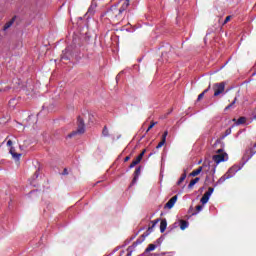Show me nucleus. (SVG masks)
Returning <instances> with one entry per match:
<instances>
[{"label":"nucleus","instance_id":"obj_1","mask_svg":"<svg viewBox=\"0 0 256 256\" xmlns=\"http://www.w3.org/2000/svg\"><path fill=\"white\" fill-rule=\"evenodd\" d=\"M105 15H107L108 19L112 21V23H119L123 21V14L117 6H111L108 11H106Z\"/></svg>","mask_w":256,"mask_h":256},{"label":"nucleus","instance_id":"obj_2","mask_svg":"<svg viewBox=\"0 0 256 256\" xmlns=\"http://www.w3.org/2000/svg\"><path fill=\"white\" fill-rule=\"evenodd\" d=\"M83 133H85V120L79 116L77 119V130L68 134L67 139H73V137L77 135H83Z\"/></svg>","mask_w":256,"mask_h":256},{"label":"nucleus","instance_id":"obj_3","mask_svg":"<svg viewBox=\"0 0 256 256\" xmlns=\"http://www.w3.org/2000/svg\"><path fill=\"white\" fill-rule=\"evenodd\" d=\"M241 171V166L234 165L218 180V183H225L227 179H231L235 173Z\"/></svg>","mask_w":256,"mask_h":256},{"label":"nucleus","instance_id":"obj_4","mask_svg":"<svg viewBox=\"0 0 256 256\" xmlns=\"http://www.w3.org/2000/svg\"><path fill=\"white\" fill-rule=\"evenodd\" d=\"M225 85V82L213 84L212 89L214 91V97H219V95L225 93Z\"/></svg>","mask_w":256,"mask_h":256},{"label":"nucleus","instance_id":"obj_5","mask_svg":"<svg viewBox=\"0 0 256 256\" xmlns=\"http://www.w3.org/2000/svg\"><path fill=\"white\" fill-rule=\"evenodd\" d=\"M213 191H215V189L212 187H209L208 191L204 193V195L202 196V198L200 200L202 205H205L209 202V198L211 197V195H213Z\"/></svg>","mask_w":256,"mask_h":256},{"label":"nucleus","instance_id":"obj_6","mask_svg":"<svg viewBox=\"0 0 256 256\" xmlns=\"http://www.w3.org/2000/svg\"><path fill=\"white\" fill-rule=\"evenodd\" d=\"M212 159L214 162H216L217 165H219V163H223V161H227L228 156H227V153L216 154L212 157Z\"/></svg>","mask_w":256,"mask_h":256},{"label":"nucleus","instance_id":"obj_7","mask_svg":"<svg viewBox=\"0 0 256 256\" xmlns=\"http://www.w3.org/2000/svg\"><path fill=\"white\" fill-rule=\"evenodd\" d=\"M120 5H121V7L118 9H119L120 13L123 14L129 8V0H121Z\"/></svg>","mask_w":256,"mask_h":256},{"label":"nucleus","instance_id":"obj_8","mask_svg":"<svg viewBox=\"0 0 256 256\" xmlns=\"http://www.w3.org/2000/svg\"><path fill=\"white\" fill-rule=\"evenodd\" d=\"M16 19H17V16H13L11 18V20H9L8 22L5 23L2 30L7 31L8 29H11V27H13V24L15 23Z\"/></svg>","mask_w":256,"mask_h":256},{"label":"nucleus","instance_id":"obj_9","mask_svg":"<svg viewBox=\"0 0 256 256\" xmlns=\"http://www.w3.org/2000/svg\"><path fill=\"white\" fill-rule=\"evenodd\" d=\"M256 153V142L253 144V146L246 151L245 157H247V159H251L253 157V155H255Z\"/></svg>","mask_w":256,"mask_h":256},{"label":"nucleus","instance_id":"obj_10","mask_svg":"<svg viewBox=\"0 0 256 256\" xmlns=\"http://www.w3.org/2000/svg\"><path fill=\"white\" fill-rule=\"evenodd\" d=\"M175 203H177V195L173 196L166 204L165 207L167 209H173L175 206Z\"/></svg>","mask_w":256,"mask_h":256},{"label":"nucleus","instance_id":"obj_11","mask_svg":"<svg viewBox=\"0 0 256 256\" xmlns=\"http://www.w3.org/2000/svg\"><path fill=\"white\" fill-rule=\"evenodd\" d=\"M9 152L12 155L13 159H15L16 161H19V159H21V154L15 151V147L11 146Z\"/></svg>","mask_w":256,"mask_h":256},{"label":"nucleus","instance_id":"obj_12","mask_svg":"<svg viewBox=\"0 0 256 256\" xmlns=\"http://www.w3.org/2000/svg\"><path fill=\"white\" fill-rule=\"evenodd\" d=\"M139 175H141V166L135 169L132 183H137V179H139Z\"/></svg>","mask_w":256,"mask_h":256},{"label":"nucleus","instance_id":"obj_13","mask_svg":"<svg viewBox=\"0 0 256 256\" xmlns=\"http://www.w3.org/2000/svg\"><path fill=\"white\" fill-rule=\"evenodd\" d=\"M19 103V100H17V98H12L9 102V108L10 109H15V107H17V104Z\"/></svg>","mask_w":256,"mask_h":256},{"label":"nucleus","instance_id":"obj_14","mask_svg":"<svg viewBox=\"0 0 256 256\" xmlns=\"http://www.w3.org/2000/svg\"><path fill=\"white\" fill-rule=\"evenodd\" d=\"M143 158H140L139 156L136 157L135 160L132 161V163L129 166V169H133V167L139 165V163H141Z\"/></svg>","mask_w":256,"mask_h":256},{"label":"nucleus","instance_id":"obj_15","mask_svg":"<svg viewBox=\"0 0 256 256\" xmlns=\"http://www.w3.org/2000/svg\"><path fill=\"white\" fill-rule=\"evenodd\" d=\"M199 181H200L199 177L192 179L190 181V183L188 184V189H193V187H195V185H197V183H199Z\"/></svg>","mask_w":256,"mask_h":256},{"label":"nucleus","instance_id":"obj_16","mask_svg":"<svg viewBox=\"0 0 256 256\" xmlns=\"http://www.w3.org/2000/svg\"><path fill=\"white\" fill-rule=\"evenodd\" d=\"M165 229H167V220L163 219L160 222V233H165Z\"/></svg>","mask_w":256,"mask_h":256},{"label":"nucleus","instance_id":"obj_17","mask_svg":"<svg viewBox=\"0 0 256 256\" xmlns=\"http://www.w3.org/2000/svg\"><path fill=\"white\" fill-rule=\"evenodd\" d=\"M61 60H62V61H69V50H68V49H65V50L62 52Z\"/></svg>","mask_w":256,"mask_h":256},{"label":"nucleus","instance_id":"obj_18","mask_svg":"<svg viewBox=\"0 0 256 256\" xmlns=\"http://www.w3.org/2000/svg\"><path fill=\"white\" fill-rule=\"evenodd\" d=\"M201 171H203V167L200 166L190 173V177H197V175H199Z\"/></svg>","mask_w":256,"mask_h":256},{"label":"nucleus","instance_id":"obj_19","mask_svg":"<svg viewBox=\"0 0 256 256\" xmlns=\"http://www.w3.org/2000/svg\"><path fill=\"white\" fill-rule=\"evenodd\" d=\"M187 227H189V222H187L186 220H180V229L182 231H185Z\"/></svg>","mask_w":256,"mask_h":256},{"label":"nucleus","instance_id":"obj_20","mask_svg":"<svg viewBox=\"0 0 256 256\" xmlns=\"http://www.w3.org/2000/svg\"><path fill=\"white\" fill-rule=\"evenodd\" d=\"M211 89V84H209L208 88L205 89L202 93L198 95V101H201L203 97H205V93H209V90Z\"/></svg>","mask_w":256,"mask_h":256},{"label":"nucleus","instance_id":"obj_21","mask_svg":"<svg viewBox=\"0 0 256 256\" xmlns=\"http://www.w3.org/2000/svg\"><path fill=\"white\" fill-rule=\"evenodd\" d=\"M185 179H187V172L184 171V173L179 178L177 185H181V183H183V181H185Z\"/></svg>","mask_w":256,"mask_h":256},{"label":"nucleus","instance_id":"obj_22","mask_svg":"<svg viewBox=\"0 0 256 256\" xmlns=\"http://www.w3.org/2000/svg\"><path fill=\"white\" fill-rule=\"evenodd\" d=\"M155 249H157V245L149 244L148 247L146 248V253H149L151 251H155Z\"/></svg>","mask_w":256,"mask_h":256},{"label":"nucleus","instance_id":"obj_23","mask_svg":"<svg viewBox=\"0 0 256 256\" xmlns=\"http://www.w3.org/2000/svg\"><path fill=\"white\" fill-rule=\"evenodd\" d=\"M235 103H237V97L234 98L232 103H230L228 106H226L225 111H229V109H231V107H233V105H235Z\"/></svg>","mask_w":256,"mask_h":256},{"label":"nucleus","instance_id":"obj_24","mask_svg":"<svg viewBox=\"0 0 256 256\" xmlns=\"http://www.w3.org/2000/svg\"><path fill=\"white\" fill-rule=\"evenodd\" d=\"M247 121V119L245 117H240L238 120H237V125H243L245 124Z\"/></svg>","mask_w":256,"mask_h":256},{"label":"nucleus","instance_id":"obj_25","mask_svg":"<svg viewBox=\"0 0 256 256\" xmlns=\"http://www.w3.org/2000/svg\"><path fill=\"white\" fill-rule=\"evenodd\" d=\"M102 135L103 137H109V129L107 128V126H104L102 130Z\"/></svg>","mask_w":256,"mask_h":256},{"label":"nucleus","instance_id":"obj_26","mask_svg":"<svg viewBox=\"0 0 256 256\" xmlns=\"http://www.w3.org/2000/svg\"><path fill=\"white\" fill-rule=\"evenodd\" d=\"M157 125V122H151L148 129L146 130V133H149V131H151L152 128H154Z\"/></svg>","mask_w":256,"mask_h":256},{"label":"nucleus","instance_id":"obj_27","mask_svg":"<svg viewBox=\"0 0 256 256\" xmlns=\"http://www.w3.org/2000/svg\"><path fill=\"white\" fill-rule=\"evenodd\" d=\"M165 143H167L166 140L161 139V141L158 143V145L156 146V149H161V147H163V145H165Z\"/></svg>","mask_w":256,"mask_h":256},{"label":"nucleus","instance_id":"obj_28","mask_svg":"<svg viewBox=\"0 0 256 256\" xmlns=\"http://www.w3.org/2000/svg\"><path fill=\"white\" fill-rule=\"evenodd\" d=\"M196 211L197 212H193L192 215H197V213H199V211H203V205H197Z\"/></svg>","mask_w":256,"mask_h":256},{"label":"nucleus","instance_id":"obj_29","mask_svg":"<svg viewBox=\"0 0 256 256\" xmlns=\"http://www.w3.org/2000/svg\"><path fill=\"white\" fill-rule=\"evenodd\" d=\"M167 135H169L168 131H164L163 135H162V140L167 141Z\"/></svg>","mask_w":256,"mask_h":256},{"label":"nucleus","instance_id":"obj_30","mask_svg":"<svg viewBox=\"0 0 256 256\" xmlns=\"http://www.w3.org/2000/svg\"><path fill=\"white\" fill-rule=\"evenodd\" d=\"M145 153H147V149L142 150V152L138 155L140 159H143Z\"/></svg>","mask_w":256,"mask_h":256},{"label":"nucleus","instance_id":"obj_31","mask_svg":"<svg viewBox=\"0 0 256 256\" xmlns=\"http://www.w3.org/2000/svg\"><path fill=\"white\" fill-rule=\"evenodd\" d=\"M229 21H231V16H227L223 22V25H227V23H229Z\"/></svg>","mask_w":256,"mask_h":256},{"label":"nucleus","instance_id":"obj_32","mask_svg":"<svg viewBox=\"0 0 256 256\" xmlns=\"http://www.w3.org/2000/svg\"><path fill=\"white\" fill-rule=\"evenodd\" d=\"M7 147H13V141L12 140H8L7 141Z\"/></svg>","mask_w":256,"mask_h":256},{"label":"nucleus","instance_id":"obj_33","mask_svg":"<svg viewBox=\"0 0 256 256\" xmlns=\"http://www.w3.org/2000/svg\"><path fill=\"white\" fill-rule=\"evenodd\" d=\"M216 153H217V155H221V154L226 153V152H223V149H218L216 151Z\"/></svg>","mask_w":256,"mask_h":256},{"label":"nucleus","instance_id":"obj_34","mask_svg":"<svg viewBox=\"0 0 256 256\" xmlns=\"http://www.w3.org/2000/svg\"><path fill=\"white\" fill-rule=\"evenodd\" d=\"M252 118L254 119V121H256V109L252 113Z\"/></svg>","mask_w":256,"mask_h":256},{"label":"nucleus","instance_id":"obj_35","mask_svg":"<svg viewBox=\"0 0 256 256\" xmlns=\"http://www.w3.org/2000/svg\"><path fill=\"white\" fill-rule=\"evenodd\" d=\"M227 135H231V129H227L225 132V136L227 137Z\"/></svg>","mask_w":256,"mask_h":256},{"label":"nucleus","instance_id":"obj_36","mask_svg":"<svg viewBox=\"0 0 256 256\" xmlns=\"http://www.w3.org/2000/svg\"><path fill=\"white\" fill-rule=\"evenodd\" d=\"M131 159V156H126L125 158H124V163H127V161H129Z\"/></svg>","mask_w":256,"mask_h":256},{"label":"nucleus","instance_id":"obj_37","mask_svg":"<svg viewBox=\"0 0 256 256\" xmlns=\"http://www.w3.org/2000/svg\"><path fill=\"white\" fill-rule=\"evenodd\" d=\"M157 223H159V219L155 220L153 223V227H155V225H157Z\"/></svg>","mask_w":256,"mask_h":256},{"label":"nucleus","instance_id":"obj_38","mask_svg":"<svg viewBox=\"0 0 256 256\" xmlns=\"http://www.w3.org/2000/svg\"><path fill=\"white\" fill-rule=\"evenodd\" d=\"M67 174H68L67 169H64L63 175H67Z\"/></svg>","mask_w":256,"mask_h":256},{"label":"nucleus","instance_id":"obj_39","mask_svg":"<svg viewBox=\"0 0 256 256\" xmlns=\"http://www.w3.org/2000/svg\"><path fill=\"white\" fill-rule=\"evenodd\" d=\"M111 1H113V0H106V3L109 4V3H111Z\"/></svg>","mask_w":256,"mask_h":256},{"label":"nucleus","instance_id":"obj_40","mask_svg":"<svg viewBox=\"0 0 256 256\" xmlns=\"http://www.w3.org/2000/svg\"><path fill=\"white\" fill-rule=\"evenodd\" d=\"M147 235H149V233L143 234L142 237H147Z\"/></svg>","mask_w":256,"mask_h":256},{"label":"nucleus","instance_id":"obj_41","mask_svg":"<svg viewBox=\"0 0 256 256\" xmlns=\"http://www.w3.org/2000/svg\"><path fill=\"white\" fill-rule=\"evenodd\" d=\"M165 55H167L166 53H162V57H165Z\"/></svg>","mask_w":256,"mask_h":256},{"label":"nucleus","instance_id":"obj_42","mask_svg":"<svg viewBox=\"0 0 256 256\" xmlns=\"http://www.w3.org/2000/svg\"><path fill=\"white\" fill-rule=\"evenodd\" d=\"M35 177H36V179H37V177H39V175H37V173H35Z\"/></svg>","mask_w":256,"mask_h":256},{"label":"nucleus","instance_id":"obj_43","mask_svg":"<svg viewBox=\"0 0 256 256\" xmlns=\"http://www.w3.org/2000/svg\"><path fill=\"white\" fill-rule=\"evenodd\" d=\"M126 256H131V253H128Z\"/></svg>","mask_w":256,"mask_h":256},{"label":"nucleus","instance_id":"obj_44","mask_svg":"<svg viewBox=\"0 0 256 256\" xmlns=\"http://www.w3.org/2000/svg\"><path fill=\"white\" fill-rule=\"evenodd\" d=\"M148 231H151V228H148Z\"/></svg>","mask_w":256,"mask_h":256}]
</instances>
